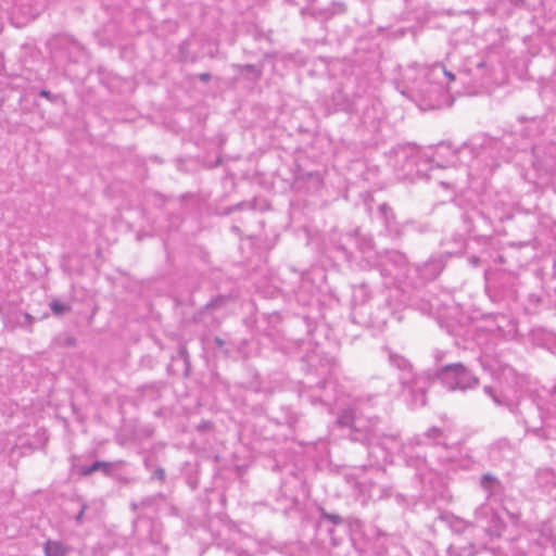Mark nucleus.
<instances>
[{
  "instance_id": "nucleus-1",
  "label": "nucleus",
  "mask_w": 556,
  "mask_h": 556,
  "mask_svg": "<svg viewBox=\"0 0 556 556\" xmlns=\"http://www.w3.org/2000/svg\"><path fill=\"white\" fill-rule=\"evenodd\" d=\"M405 79L412 83V90L422 97L433 100L441 96L448 85L455 80V75L447 71L442 63L431 65L412 64L405 73Z\"/></svg>"
},
{
  "instance_id": "nucleus-2",
  "label": "nucleus",
  "mask_w": 556,
  "mask_h": 556,
  "mask_svg": "<svg viewBox=\"0 0 556 556\" xmlns=\"http://www.w3.org/2000/svg\"><path fill=\"white\" fill-rule=\"evenodd\" d=\"M378 422V417L370 415L359 400L341 409L337 418L338 426L351 429L352 441L368 445L375 443L380 435Z\"/></svg>"
},
{
  "instance_id": "nucleus-3",
  "label": "nucleus",
  "mask_w": 556,
  "mask_h": 556,
  "mask_svg": "<svg viewBox=\"0 0 556 556\" xmlns=\"http://www.w3.org/2000/svg\"><path fill=\"white\" fill-rule=\"evenodd\" d=\"M399 380L402 387V396L412 408L422 407L427 404L426 393L430 384L428 375L404 371L400 374Z\"/></svg>"
},
{
  "instance_id": "nucleus-4",
  "label": "nucleus",
  "mask_w": 556,
  "mask_h": 556,
  "mask_svg": "<svg viewBox=\"0 0 556 556\" xmlns=\"http://www.w3.org/2000/svg\"><path fill=\"white\" fill-rule=\"evenodd\" d=\"M437 378L450 391L473 389L479 380L463 364H448L435 372Z\"/></svg>"
},
{
  "instance_id": "nucleus-5",
  "label": "nucleus",
  "mask_w": 556,
  "mask_h": 556,
  "mask_svg": "<svg viewBox=\"0 0 556 556\" xmlns=\"http://www.w3.org/2000/svg\"><path fill=\"white\" fill-rule=\"evenodd\" d=\"M451 431V425L445 422L443 427H430L416 440L418 444H430L433 446H444L447 448V440Z\"/></svg>"
},
{
  "instance_id": "nucleus-6",
  "label": "nucleus",
  "mask_w": 556,
  "mask_h": 556,
  "mask_svg": "<svg viewBox=\"0 0 556 556\" xmlns=\"http://www.w3.org/2000/svg\"><path fill=\"white\" fill-rule=\"evenodd\" d=\"M444 264L440 258L431 257L421 265H416L415 270L424 281L434 280L443 270Z\"/></svg>"
},
{
  "instance_id": "nucleus-7",
  "label": "nucleus",
  "mask_w": 556,
  "mask_h": 556,
  "mask_svg": "<svg viewBox=\"0 0 556 556\" xmlns=\"http://www.w3.org/2000/svg\"><path fill=\"white\" fill-rule=\"evenodd\" d=\"M73 470L84 477L90 476L96 471H102L105 475H110L112 470V464L103 460H96L91 465L73 464Z\"/></svg>"
},
{
  "instance_id": "nucleus-8",
  "label": "nucleus",
  "mask_w": 556,
  "mask_h": 556,
  "mask_svg": "<svg viewBox=\"0 0 556 556\" xmlns=\"http://www.w3.org/2000/svg\"><path fill=\"white\" fill-rule=\"evenodd\" d=\"M379 214L383 219L386 228L389 230V232L400 236L401 229L395 220V214L387 203H382L381 205H379Z\"/></svg>"
},
{
  "instance_id": "nucleus-9",
  "label": "nucleus",
  "mask_w": 556,
  "mask_h": 556,
  "mask_svg": "<svg viewBox=\"0 0 556 556\" xmlns=\"http://www.w3.org/2000/svg\"><path fill=\"white\" fill-rule=\"evenodd\" d=\"M493 375L494 377L504 382V383H507L508 386H516L518 384V376H517V372L515 371V369L513 367H510L509 365H502L500 364L497 366V368H494L493 369Z\"/></svg>"
},
{
  "instance_id": "nucleus-10",
  "label": "nucleus",
  "mask_w": 556,
  "mask_h": 556,
  "mask_svg": "<svg viewBox=\"0 0 556 556\" xmlns=\"http://www.w3.org/2000/svg\"><path fill=\"white\" fill-rule=\"evenodd\" d=\"M43 549L46 556H67V547L59 541H46Z\"/></svg>"
},
{
  "instance_id": "nucleus-11",
  "label": "nucleus",
  "mask_w": 556,
  "mask_h": 556,
  "mask_svg": "<svg viewBox=\"0 0 556 556\" xmlns=\"http://www.w3.org/2000/svg\"><path fill=\"white\" fill-rule=\"evenodd\" d=\"M386 264H390L394 266L395 269L401 270L407 266V258L399 251H390L386 255Z\"/></svg>"
},
{
  "instance_id": "nucleus-12",
  "label": "nucleus",
  "mask_w": 556,
  "mask_h": 556,
  "mask_svg": "<svg viewBox=\"0 0 556 556\" xmlns=\"http://www.w3.org/2000/svg\"><path fill=\"white\" fill-rule=\"evenodd\" d=\"M480 485L484 491L488 492V497H490L501 486V483L496 477L492 476L491 473H485L480 479Z\"/></svg>"
},
{
  "instance_id": "nucleus-13",
  "label": "nucleus",
  "mask_w": 556,
  "mask_h": 556,
  "mask_svg": "<svg viewBox=\"0 0 556 556\" xmlns=\"http://www.w3.org/2000/svg\"><path fill=\"white\" fill-rule=\"evenodd\" d=\"M348 236H349V238L356 240L358 249L361 250V252H367V251H370L374 248V242H372V239L370 237H366V236H362L361 237L357 233V231H355L353 233L351 232Z\"/></svg>"
},
{
  "instance_id": "nucleus-14",
  "label": "nucleus",
  "mask_w": 556,
  "mask_h": 556,
  "mask_svg": "<svg viewBox=\"0 0 556 556\" xmlns=\"http://www.w3.org/2000/svg\"><path fill=\"white\" fill-rule=\"evenodd\" d=\"M390 362L393 366L401 370V374L404 371H412L410 363L400 355L390 354Z\"/></svg>"
},
{
  "instance_id": "nucleus-15",
  "label": "nucleus",
  "mask_w": 556,
  "mask_h": 556,
  "mask_svg": "<svg viewBox=\"0 0 556 556\" xmlns=\"http://www.w3.org/2000/svg\"><path fill=\"white\" fill-rule=\"evenodd\" d=\"M319 511H320V521L319 522L328 521V522H331L334 526L341 525L343 522L342 517L340 515H338V514L328 513L323 507L319 508Z\"/></svg>"
},
{
  "instance_id": "nucleus-16",
  "label": "nucleus",
  "mask_w": 556,
  "mask_h": 556,
  "mask_svg": "<svg viewBox=\"0 0 556 556\" xmlns=\"http://www.w3.org/2000/svg\"><path fill=\"white\" fill-rule=\"evenodd\" d=\"M416 153H417L416 149L413 148V147L401 148L396 152V157H397L399 161L402 160V159L415 161Z\"/></svg>"
},
{
  "instance_id": "nucleus-17",
  "label": "nucleus",
  "mask_w": 556,
  "mask_h": 556,
  "mask_svg": "<svg viewBox=\"0 0 556 556\" xmlns=\"http://www.w3.org/2000/svg\"><path fill=\"white\" fill-rule=\"evenodd\" d=\"M50 308L55 315L64 314L71 309L70 305L58 300L50 303Z\"/></svg>"
},
{
  "instance_id": "nucleus-18",
  "label": "nucleus",
  "mask_w": 556,
  "mask_h": 556,
  "mask_svg": "<svg viewBox=\"0 0 556 556\" xmlns=\"http://www.w3.org/2000/svg\"><path fill=\"white\" fill-rule=\"evenodd\" d=\"M239 70L240 72H249L251 73L254 78H260L261 75H262V70L258 65H254V64H245V65H240L239 66Z\"/></svg>"
},
{
  "instance_id": "nucleus-19",
  "label": "nucleus",
  "mask_w": 556,
  "mask_h": 556,
  "mask_svg": "<svg viewBox=\"0 0 556 556\" xmlns=\"http://www.w3.org/2000/svg\"><path fill=\"white\" fill-rule=\"evenodd\" d=\"M548 412L556 417V384L551 390V407Z\"/></svg>"
},
{
  "instance_id": "nucleus-20",
  "label": "nucleus",
  "mask_w": 556,
  "mask_h": 556,
  "mask_svg": "<svg viewBox=\"0 0 556 556\" xmlns=\"http://www.w3.org/2000/svg\"><path fill=\"white\" fill-rule=\"evenodd\" d=\"M79 504H80V509H79L78 514L75 516V520H76V522L81 523L87 505L84 502H81L80 500H79Z\"/></svg>"
},
{
  "instance_id": "nucleus-21",
  "label": "nucleus",
  "mask_w": 556,
  "mask_h": 556,
  "mask_svg": "<svg viewBox=\"0 0 556 556\" xmlns=\"http://www.w3.org/2000/svg\"><path fill=\"white\" fill-rule=\"evenodd\" d=\"M153 478L163 481L165 479V470L161 467L156 468L153 472Z\"/></svg>"
},
{
  "instance_id": "nucleus-22",
  "label": "nucleus",
  "mask_w": 556,
  "mask_h": 556,
  "mask_svg": "<svg viewBox=\"0 0 556 556\" xmlns=\"http://www.w3.org/2000/svg\"><path fill=\"white\" fill-rule=\"evenodd\" d=\"M199 78L203 83H207L211 79V75L208 73H202L199 75Z\"/></svg>"
},
{
  "instance_id": "nucleus-23",
  "label": "nucleus",
  "mask_w": 556,
  "mask_h": 556,
  "mask_svg": "<svg viewBox=\"0 0 556 556\" xmlns=\"http://www.w3.org/2000/svg\"><path fill=\"white\" fill-rule=\"evenodd\" d=\"M475 67H476L477 70H482V68H484V67H485V61H484V60H479V61H477V62L475 63Z\"/></svg>"
},
{
  "instance_id": "nucleus-24",
  "label": "nucleus",
  "mask_w": 556,
  "mask_h": 556,
  "mask_svg": "<svg viewBox=\"0 0 556 556\" xmlns=\"http://www.w3.org/2000/svg\"><path fill=\"white\" fill-rule=\"evenodd\" d=\"M214 343L216 344V346L222 348V346L224 345V343H225V342H224V340H223V339H220L219 337H216V338L214 339Z\"/></svg>"
},
{
  "instance_id": "nucleus-25",
  "label": "nucleus",
  "mask_w": 556,
  "mask_h": 556,
  "mask_svg": "<svg viewBox=\"0 0 556 556\" xmlns=\"http://www.w3.org/2000/svg\"><path fill=\"white\" fill-rule=\"evenodd\" d=\"M533 432L540 438L547 439V437L542 432L541 429H534Z\"/></svg>"
},
{
  "instance_id": "nucleus-26",
  "label": "nucleus",
  "mask_w": 556,
  "mask_h": 556,
  "mask_svg": "<svg viewBox=\"0 0 556 556\" xmlns=\"http://www.w3.org/2000/svg\"><path fill=\"white\" fill-rule=\"evenodd\" d=\"M39 94H40L41 97H45V98H48V99H50V97H51V93H50L49 91H47V90H41V91L39 92Z\"/></svg>"
},
{
  "instance_id": "nucleus-27",
  "label": "nucleus",
  "mask_w": 556,
  "mask_h": 556,
  "mask_svg": "<svg viewBox=\"0 0 556 556\" xmlns=\"http://www.w3.org/2000/svg\"><path fill=\"white\" fill-rule=\"evenodd\" d=\"M484 392L489 394L491 397L494 395L493 389L491 387H484Z\"/></svg>"
},
{
  "instance_id": "nucleus-28",
  "label": "nucleus",
  "mask_w": 556,
  "mask_h": 556,
  "mask_svg": "<svg viewBox=\"0 0 556 556\" xmlns=\"http://www.w3.org/2000/svg\"><path fill=\"white\" fill-rule=\"evenodd\" d=\"M179 352H180L181 356H182L185 359H187V357H188V353H187L186 349H185V348H181Z\"/></svg>"
},
{
  "instance_id": "nucleus-29",
  "label": "nucleus",
  "mask_w": 556,
  "mask_h": 556,
  "mask_svg": "<svg viewBox=\"0 0 556 556\" xmlns=\"http://www.w3.org/2000/svg\"><path fill=\"white\" fill-rule=\"evenodd\" d=\"M492 399H493V401H494V403H495L496 405H502V404H503V403H502V401H501V400H500L495 394H494V395H492Z\"/></svg>"
},
{
  "instance_id": "nucleus-30",
  "label": "nucleus",
  "mask_w": 556,
  "mask_h": 556,
  "mask_svg": "<svg viewBox=\"0 0 556 556\" xmlns=\"http://www.w3.org/2000/svg\"><path fill=\"white\" fill-rule=\"evenodd\" d=\"M152 504V500L151 498H146L141 502V505H150Z\"/></svg>"
},
{
  "instance_id": "nucleus-31",
  "label": "nucleus",
  "mask_w": 556,
  "mask_h": 556,
  "mask_svg": "<svg viewBox=\"0 0 556 556\" xmlns=\"http://www.w3.org/2000/svg\"><path fill=\"white\" fill-rule=\"evenodd\" d=\"M470 263H472V264L477 265V264L479 263V258H478V257H476V256H472V257L470 258Z\"/></svg>"
},
{
  "instance_id": "nucleus-32",
  "label": "nucleus",
  "mask_w": 556,
  "mask_h": 556,
  "mask_svg": "<svg viewBox=\"0 0 556 556\" xmlns=\"http://www.w3.org/2000/svg\"><path fill=\"white\" fill-rule=\"evenodd\" d=\"M340 250L345 254V256H346L348 258L350 257V256H349V253H348V251H346V249H345L343 245H342V247H340Z\"/></svg>"
},
{
  "instance_id": "nucleus-33",
  "label": "nucleus",
  "mask_w": 556,
  "mask_h": 556,
  "mask_svg": "<svg viewBox=\"0 0 556 556\" xmlns=\"http://www.w3.org/2000/svg\"><path fill=\"white\" fill-rule=\"evenodd\" d=\"M316 402H325L324 399H313L312 403L315 404Z\"/></svg>"
},
{
  "instance_id": "nucleus-34",
  "label": "nucleus",
  "mask_w": 556,
  "mask_h": 556,
  "mask_svg": "<svg viewBox=\"0 0 556 556\" xmlns=\"http://www.w3.org/2000/svg\"><path fill=\"white\" fill-rule=\"evenodd\" d=\"M67 343H68L70 345H73V344L75 343V339L70 338V339H68V341H67Z\"/></svg>"
},
{
  "instance_id": "nucleus-35",
  "label": "nucleus",
  "mask_w": 556,
  "mask_h": 556,
  "mask_svg": "<svg viewBox=\"0 0 556 556\" xmlns=\"http://www.w3.org/2000/svg\"><path fill=\"white\" fill-rule=\"evenodd\" d=\"M25 319L30 321L33 318H31V316L29 314H25Z\"/></svg>"
},
{
  "instance_id": "nucleus-36",
  "label": "nucleus",
  "mask_w": 556,
  "mask_h": 556,
  "mask_svg": "<svg viewBox=\"0 0 556 556\" xmlns=\"http://www.w3.org/2000/svg\"><path fill=\"white\" fill-rule=\"evenodd\" d=\"M390 438L393 439V440H396L397 439V434H392Z\"/></svg>"
},
{
  "instance_id": "nucleus-37",
  "label": "nucleus",
  "mask_w": 556,
  "mask_h": 556,
  "mask_svg": "<svg viewBox=\"0 0 556 556\" xmlns=\"http://www.w3.org/2000/svg\"><path fill=\"white\" fill-rule=\"evenodd\" d=\"M388 275L392 276L393 273L391 270H389ZM399 274H394V276H397Z\"/></svg>"
},
{
  "instance_id": "nucleus-38",
  "label": "nucleus",
  "mask_w": 556,
  "mask_h": 556,
  "mask_svg": "<svg viewBox=\"0 0 556 556\" xmlns=\"http://www.w3.org/2000/svg\"><path fill=\"white\" fill-rule=\"evenodd\" d=\"M207 306H215V302L212 301Z\"/></svg>"
},
{
  "instance_id": "nucleus-39",
  "label": "nucleus",
  "mask_w": 556,
  "mask_h": 556,
  "mask_svg": "<svg viewBox=\"0 0 556 556\" xmlns=\"http://www.w3.org/2000/svg\"><path fill=\"white\" fill-rule=\"evenodd\" d=\"M138 505L137 504H132V508L134 509H137Z\"/></svg>"
}]
</instances>
